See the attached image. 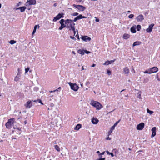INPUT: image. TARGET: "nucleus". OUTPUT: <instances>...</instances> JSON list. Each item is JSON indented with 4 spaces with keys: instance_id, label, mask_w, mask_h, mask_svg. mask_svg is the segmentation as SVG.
<instances>
[{
    "instance_id": "f257e3e1",
    "label": "nucleus",
    "mask_w": 160,
    "mask_h": 160,
    "mask_svg": "<svg viewBox=\"0 0 160 160\" xmlns=\"http://www.w3.org/2000/svg\"><path fill=\"white\" fill-rule=\"evenodd\" d=\"M87 17L83 16L82 14H80L79 16L75 17L73 20L70 19H67L65 20V24H67L73 22H76L77 20L82 18H86Z\"/></svg>"
},
{
    "instance_id": "f03ea898",
    "label": "nucleus",
    "mask_w": 160,
    "mask_h": 160,
    "mask_svg": "<svg viewBox=\"0 0 160 160\" xmlns=\"http://www.w3.org/2000/svg\"><path fill=\"white\" fill-rule=\"evenodd\" d=\"M90 104L93 107L96 108V109L98 110H99L103 108L102 105L99 102L95 101L94 100L91 101Z\"/></svg>"
},
{
    "instance_id": "7ed1b4c3",
    "label": "nucleus",
    "mask_w": 160,
    "mask_h": 160,
    "mask_svg": "<svg viewBox=\"0 0 160 160\" xmlns=\"http://www.w3.org/2000/svg\"><path fill=\"white\" fill-rule=\"evenodd\" d=\"M15 121V119L12 118L8 120V121L6 123L5 126L8 129H10L11 126L13 124Z\"/></svg>"
},
{
    "instance_id": "20e7f679",
    "label": "nucleus",
    "mask_w": 160,
    "mask_h": 160,
    "mask_svg": "<svg viewBox=\"0 0 160 160\" xmlns=\"http://www.w3.org/2000/svg\"><path fill=\"white\" fill-rule=\"evenodd\" d=\"M68 83L72 90L75 91H78L79 87L76 83H72L70 82H69Z\"/></svg>"
},
{
    "instance_id": "39448f33",
    "label": "nucleus",
    "mask_w": 160,
    "mask_h": 160,
    "mask_svg": "<svg viewBox=\"0 0 160 160\" xmlns=\"http://www.w3.org/2000/svg\"><path fill=\"white\" fill-rule=\"evenodd\" d=\"M73 7L76 8L77 9H78L79 10L81 11H84L86 9V8L84 6L81 5H77L75 4H74L73 5Z\"/></svg>"
},
{
    "instance_id": "423d86ee",
    "label": "nucleus",
    "mask_w": 160,
    "mask_h": 160,
    "mask_svg": "<svg viewBox=\"0 0 160 160\" xmlns=\"http://www.w3.org/2000/svg\"><path fill=\"white\" fill-rule=\"evenodd\" d=\"M36 3V0H28L25 3V5L28 7L30 5H35Z\"/></svg>"
},
{
    "instance_id": "0eeeda50",
    "label": "nucleus",
    "mask_w": 160,
    "mask_h": 160,
    "mask_svg": "<svg viewBox=\"0 0 160 160\" xmlns=\"http://www.w3.org/2000/svg\"><path fill=\"white\" fill-rule=\"evenodd\" d=\"M32 100H29L26 102V104L25 105V107L27 108H30L32 105Z\"/></svg>"
},
{
    "instance_id": "6e6552de",
    "label": "nucleus",
    "mask_w": 160,
    "mask_h": 160,
    "mask_svg": "<svg viewBox=\"0 0 160 160\" xmlns=\"http://www.w3.org/2000/svg\"><path fill=\"white\" fill-rule=\"evenodd\" d=\"M154 26V24L153 23H152L149 26L148 28L146 30L147 32L148 33H150L152 31L153 27Z\"/></svg>"
},
{
    "instance_id": "1a4fd4ad",
    "label": "nucleus",
    "mask_w": 160,
    "mask_h": 160,
    "mask_svg": "<svg viewBox=\"0 0 160 160\" xmlns=\"http://www.w3.org/2000/svg\"><path fill=\"white\" fill-rule=\"evenodd\" d=\"M81 38L84 41L87 42L88 41H90L91 40L90 37L87 36H81Z\"/></svg>"
},
{
    "instance_id": "9d476101",
    "label": "nucleus",
    "mask_w": 160,
    "mask_h": 160,
    "mask_svg": "<svg viewBox=\"0 0 160 160\" xmlns=\"http://www.w3.org/2000/svg\"><path fill=\"white\" fill-rule=\"evenodd\" d=\"M145 124L143 122H141L137 126V130H142L144 128Z\"/></svg>"
},
{
    "instance_id": "9b49d317",
    "label": "nucleus",
    "mask_w": 160,
    "mask_h": 160,
    "mask_svg": "<svg viewBox=\"0 0 160 160\" xmlns=\"http://www.w3.org/2000/svg\"><path fill=\"white\" fill-rule=\"evenodd\" d=\"M156 130L157 129L156 127H153L152 128V134L151 136L152 138H153L156 135Z\"/></svg>"
},
{
    "instance_id": "f8f14e48",
    "label": "nucleus",
    "mask_w": 160,
    "mask_h": 160,
    "mask_svg": "<svg viewBox=\"0 0 160 160\" xmlns=\"http://www.w3.org/2000/svg\"><path fill=\"white\" fill-rule=\"evenodd\" d=\"M136 19L138 22H141L144 19V17L142 14L140 15Z\"/></svg>"
},
{
    "instance_id": "ddd939ff",
    "label": "nucleus",
    "mask_w": 160,
    "mask_h": 160,
    "mask_svg": "<svg viewBox=\"0 0 160 160\" xmlns=\"http://www.w3.org/2000/svg\"><path fill=\"white\" fill-rule=\"evenodd\" d=\"M91 121L93 124H96L98 123L99 120L97 118L93 117L91 119Z\"/></svg>"
},
{
    "instance_id": "4468645a",
    "label": "nucleus",
    "mask_w": 160,
    "mask_h": 160,
    "mask_svg": "<svg viewBox=\"0 0 160 160\" xmlns=\"http://www.w3.org/2000/svg\"><path fill=\"white\" fill-rule=\"evenodd\" d=\"M26 7L25 6H22L21 7L19 8H17L16 9V10H20V11L21 12H24L25 9H26Z\"/></svg>"
},
{
    "instance_id": "2eb2a0df",
    "label": "nucleus",
    "mask_w": 160,
    "mask_h": 160,
    "mask_svg": "<svg viewBox=\"0 0 160 160\" xmlns=\"http://www.w3.org/2000/svg\"><path fill=\"white\" fill-rule=\"evenodd\" d=\"M152 73L157 72L158 71V68L156 67H154L151 68Z\"/></svg>"
},
{
    "instance_id": "dca6fc26",
    "label": "nucleus",
    "mask_w": 160,
    "mask_h": 160,
    "mask_svg": "<svg viewBox=\"0 0 160 160\" xmlns=\"http://www.w3.org/2000/svg\"><path fill=\"white\" fill-rule=\"evenodd\" d=\"M115 59H114L110 61L108 60L105 62V63L103 64V65H108L109 64H111L112 63L114 62L115 61Z\"/></svg>"
},
{
    "instance_id": "f3484780",
    "label": "nucleus",
    "mask_w": 160,
    "mask_h": 160,
    "mask_svg": "<svg viewBox=\"0 0 160 160\" xmlns=\"http://www.w3.org/2000/svg\"><path fill=\"white\" fill-rule=\"evenodd\" d=\"M21 75L20 73H18L17 76L15 77L14 80L15 81L17 82L20 79V78L21 77Z\"/></svg>"
},
{
    "instance_id": "a211bd4d",
    "label": "nucleus",
    "mask_w": 160,
    "mask_h": 160,
    "mask_svg": "<svg viewBox=\"0 0 160 160\" xmlns=\"http://www.w3.org/2000/svg\"><path fill=\"white\" fill-rule=\"evenodd\" d=\"M130 35L128 34L125 33L123 35V38L124 39H127L130 38Z\"/></svg>"
},
{
    "instance_id": "6ab92c4d",
    "label": "nucleus",
    "mask_w": 160,
    "mask_h": 160,
    "mask_svg": "<svg viewBox=\"0 0 160 160\" xmlns=\"http://www.w3.org/2000/svg\"><path fill=\"white\" fill-rule=\"evenodd\" d=\"M144 73H148L149 74H151L152 73V72L151 68H150L144 71Z\"/></svg>"
},
{
    "instance_id": "aec40b11",
    "label": "nucleus",
    "mask_w": 160,
    "mask_h": 160,
    "mask_svg": "<svg viewBox=\"0 0 160 160\" xmlns=\"http://www.w3.org/2000/svg\"><path fill=\"white\" fill-rule=\"evenodd\" d=\"M82 127V125L80 124H78L74 128V130H79Z\"/></svg>"
},
{
    "instance_id": "412c9836",
    "label": "nucleus",
    "mask_w": 160,
    "mask_h": 160,
    "mask_svg": "<svg viewBox=\"0 0 160 160\" xmlns=\"http://www.w3.org/2000/svg\"><path fill=\"white\" fill-rule=\"evenodd\" d=\"M84 50L83 49H79L78 50V52L82 55H83L84 54Z\"/></svg>"
},
{
    "instance_id": "4be33fe9",
    "label": "nucleus",
    "mask_w": 160,
    "mask_h": 160,
    "mask_svg": "<svg viewBox=\"0 0 160 160\" xmlns=\"http://www.w3.org/2000/svg\"><path fill=\"white\" fill-rule=\"evenodd\" d=\"M136 28L135 27L132 26L130 30L131 32L132 33H135L136 32Z\"/></svg>"
},
{
    "instance_id": "5701e85b",
    "label": "nucleus",
    "mask_w": 160,
    "mask_h": 160,
    "mask_svg": "<svg viewBox=\"0 0 160 160\" xmlns=\"http://www.w3.org/2000/svg\"><path fill=\"white\" fill-rule=\"evenodd\" d=\"M141 42L139 41H136L135 42L133 43L132 44V46L134 47L136 46L137 45H139L141 44Z\"/></svg>"
},
{
    "instance_id": "b1692460",
    "label": "nucleus",
    "mask_w": 160,
    "mask_h": 160,
    "mask_svg": "<svg viewBox=\"0 0 160 160\" xmlns=\"http://www.w3.org/2000/svg\"><path fill=\"white\" fill-rule=\"evenodd\" d=\"M38 27V28H39L40 27L38 25H36L34 26V29L32 32V34L33 35L36 32V29L37 28V27Z\"/></svg>"
},
{
    "instance_id": "393cba45",
    "label": "nucleus",
    "mask_w": 160,
    "mask_h": 160,
    "mask_svg": "<svg viewBox=\"0 0 160 160\" xmlns=\"http://www.w3.org/2000/svg\"><path fill=\"white\" fill-rule=\"evenodd\" d=\"M60 18L58 16V15H57L56 17H54V18L53 19V22H56L57 20H59Z\"/></svg>"
},
{
    "instance_id": "a878e982",
    "label": "nucleus",
    "mask_w": 160,
    "mask_h": 160,
    "mask_svg": "<svg viewBox=\"0 0 160 160\" xmlns=\"http://www.w3.org/2000/svg\"><path fill=\"white\" fill-rule=\"evenodd\" d=\"M66 27V25L65 24H61V26L59 27L58 29L59 30H62Z\"/></svg>"
},
{
    "instance_id": "bb28decb",
    "label": "nucleus",
    "mask_w": 160,
    "mask_h": 160,
    "mask_svg": "<svg viewBox=\"0 0 160 160\" xmlns=\"http://www.w3.org/2000/svg\"><path fill=\"white\" fill-rule=\"evenodd\" d=\"M123 71L125 74H128L129 72V69L127 67L123 69Z\"/></svg>"
},
{
    "instance_id": "cd10ccee",
    "label": "nucleus",
    "mask_w": 160,
    "mask_h": 160,
    "mask_svg": "<svg viewBox=\"0 0 160 160\" xmlns=\"http://www.w3.org/2000/svg\"><path fill=\"white\" fill-rule=\"evenodd\" d=\"M105 152V151H104L102 153H100L99 151H98L96 153L97 154H98V156L100 158V157L102 156V155H104V154Z\"/></svg>"
},
{
    "instance_id": "c85d7f7f",
    "label": "nucleus",
    "mask_w": 160,
    "mask_h": 160,
    "mask_svg": "<svg viewBox=\"0 0 160 160\" xmlns=\"http://www.w3.org/2000/svg\"><path fill=\"white\" fill-rule=\"evenodd\" d=\"M60 18L64 17V13H59L57 15Z\"/></svg>"
},
{
    "instance_id": "c756f323",
    "label": "nucleus",
    "mask_w": 160,
    "mask_h": 160,
    "mask_svg": "<svg viewBox=\"0 0 160 160\" xmlns=\"http://www.w3.org/2000/svg\"><path fill=\"white\" fill-rule=\"evenodd\" d=\"M112 152L115 153V155L116 156V154H118V151L116 149H114L113 150Z\"/></svg>"
},
{
    "instance_id": "7c9ffc66",
    "label": "nucleus",
    "mask_w": 160,
    "mask_h": 160,
    "mask_svg": "<svg viewBox=\"0 0 160 160\" xmlns=\"http://www.w3.org/2000/svg\"><path fill=\"white\" fill-rule=\"evenodd\" d=\"M54 148L55 149L57 150L58 152L60 151V149L59 147L57 145L54 146Z\"/></svg>"
},
{
    "instance_id": "2f4dec72",
    "label": "nucleus",
    "mask_w": 160,
    "mask_h": 160,
    "mask_svg": "<svg viewBox=\"0 0 160 160\" xmlns=\"http://www.w3.org/2000/svg\"><path fill=\"white\" fill-rule=\"evenodd\" d=\"M21 130H14L12 131V132H16L17 134H18V135H20L21 134L20 132Z\"/></svg>"
},
{
    "instance_id": "473e14b6",
    "label": "nucleus",
    "mask_w": 160,
    "mask_h": 160,
    "mask_svg": "<svg viewBox=\"0 0 160 160\" xmlns=\"http://www.w3.org/2000/svg\"><path fill=\"white\" fill-rule=\"evenodd\" d=\"M141 26L140 25H138L136 26V29L138 31H140L141 29Z\"/></svg>"
},
{
    "instance_id": "72a5a7b5",
    "label": "nucleus",
    "mask_w": 160,
    "mask_h": 160,
    "mask_svg": "<svg viewBox=\"0 0 160 160\" xmlns=\"http://www.w3.org/2000/svg\"><path fill=\"white\" fill-rule=\"evenodd\" d=\"M147 112L150 114V115L152 114L153 113V111L149 110L148 108H147Z\"/></svg>"
},
{
    "instance_id": "f704fd0d",
    "label": "nucleus",
    "mask_w": 160,
    "mask_h": 160,
    "mask_svg": "<svg viewBox=\"0 0 160 160\" xmlns=\"http://www.w3.org/2000/svg\"><path fill=\"white\" fill-rule=\"evenodd\" d=\"M16 42L15 41L13 40H11L9 42V43L12 45L15 44Z\"/></svg>"
},
{
    "instance_id": "c9c22d12",
    "label": "nucleus",
    "mask_w": 160,
    "mask_h": 160,
    "mask_svg": "<svg viewBox=\"0 0 160 160\" xmlns=\"http://www.w3.org/2000/svg\"><path fill=\"white\" fill-rule=\"evenodd\" d=\"M80 14H79V13L78 12H74L73 13L71 14V15L72 16H79Z\"/></svg>"
},
{
    "instance_id": "e433bc0d",
    "label": "nucleus",
    "mask_w": 160,
    "mask_h": 160,
    "mask_svg": "<svg viewBox=\"0 0 160 160\" xmlns=\"http://www.w3.org/2000/svg\"><path fill=\"white\" fill-rule=\"evenodd\" d=\"M65 22V20L63 19H62L59 21V22L60 24H64V22Z\"/></svg>"
},
{
    "instance_id": "4c0bfd02",
    "label": "nucleus",
    "mask_w": 160,
    "mask_h": 160,
    "mask_svg": "<svg viewBox=\"0 0 160 160\" xmlns=\"http://www.w3.org/2000/svg\"><path fill=\"white\" fill-rule=\"evenodd\" d=\"M61 88L60 87H59L58 88V89H56L55 90H54L53 91V92H55L56 91H57V92H60V91L61 90Z\"/></svg>"
},
{
    "instance_id": "58836bf2",
    "label": "nucleus",
    "mask_w": 160,
    "mask_h": 160,
    "mask_svg": "<svg viewBox=\"0 0 160 160\" xmlns=\"http://www.w3.org/2000/svg\"><path fill=\"white\" fill-rule=\"evenodd\" d=\"M30 69V68L28 67L27 68H25V73L26 74L29 71Z\"/></svg>"
},
{
    "instance_id": "ea45409f",
    "label": "nucleus",
    "mask_w": 160,
    "mask_h": 160,
    "mask_svg": "<svg viewBox=\"0 0 160 160\" xmlns=\"http://www.w3.org/2000/svg\"><path fill=\"white\" fill-rule=\"evenodd\" d=\"M75 29L74 26H73L72 27H70V28L69 29V30H72L73 31H74Z\"/></svg>"
},
{
    "instance_id": "a19ab883",
    "label": "nucleus",
    "mask_w": 160,
    "mask_h": 160,
    "mask_svg": "<svg viewBox=\"0 0 160 160\" xmlns=\"http://www.w3.org/2000/svg\"><path fill=\"white\" fill-rule=\"evenodd\" d=\"M107 73L109 75H110L111 74V72L109 70H107Z\"/></svg>"
},
{
    "instance_id": "79ce46f5",
    "label": "nucleus",
    "mask_w": 160,
    "mask_h": 160,
    "mask_svg": "<svg viewBox=\"0 0 160 160\" xmlns=\"http://www.w3.org/2000/svg\"><path fill=\"white\" fill-rule=\"evenodd\" d=\"M134 16V15L133 14H130L128 16V17L130 19H132L133 18Z\"/></svg>"
},
{
    "instance_id": "37998d69",
    "label": "nucleus",
    "mask_w": 160,
    "mask_h": 160,
    "mask_svg": "<svg viewBox=\"0 0 160 160\" xmlns=\"http://www.w3.org/2000/svg\"><path fill=\"white\" fill-rule=\"evenodd\" d=\"M120 120H119L118 121L116 122L113 125L115 127H116L117 125L119 123V122H120Z\"/></svg>"
},
{
    "instance_id": "c03bdc74",
    "label": "nucleus",
    "mask_w": 160,
    "mask_h": 160,
    "mask_svg": "<svg viewBox=\"0 0 160 160\" xmlns=\"http://www.w3.org/2000/svg\"><path fill=\"white\" fill-rule=\"evenodd\" d=\"M102 156L100 157L98 159H97V160H105V158H102Z\"/></svg>"
},
{
    "instance_id": "a18cd8bd",
    "label": "nucleus",
    "mask_w": 160,
    "mask_h": 160,
    "mask_svg": "<svg viewBox=\"0 0 160 160\" xmlns=\"http://www.w3.org/2000/svg\"><path fill=\"white\" fill-rule=\"evenodd\" d=\"M37 101L41 103V104L43 105V103L42 102V100L40 99H38L37 100Z\"/></svg>"
},
{
    "instance_id": "49530a36",
    "label": "nucleus",
    "mask_w": 160,
    "mask_h": 160,
    "mask_svg": "<svg viewBox=\"0 0 160 160\" xmlns=\"http://www.w3.org/2000/svg\"><path fill=\"white\" fill-rule=\"evenodd\" d=\"M113 131L110 129V130L108 132V135H111V133H112Z\"/></svg>"
},
{
    "instance_id": "de8ad7c7",
    "label": "nucleus",
    "mask_w": 160,
    "mask_h": 160,
    "mask_svg": "<svg viewBox=\"0 0 160 160\" xmlns=\"http://www.w3.org/2000/svg\"><path fill=\"white\" fill-rule=\"evenodd\" d=\"M84 53H86L87 54H89L90 53V52L89 51H87V50H84Z\"/></svg>"
},
{
    "instance_id": "09e8293b",
    "label": "nucleus",
    "mask_w": 160,
    "mask_h": 160,
    "mask_svg": "<svg viewBox=\"0 0 160 160\" xmlns=\"http://www.w3.org/2000/svg\"><path fill=\"white\" fill-rule=\"evenodd\" d=\"M115 127L114 125H113V126H112L111 128L110 129L113 131L115 129Z\"/></svg>"
},
{
    "instance_id": "8fccbe9b",
    "label": "nucleus",
    "mask_w": 160,
    "mask_h": 160,
    "mask_svg": "<svg viewBox=\"0 0 160 160\" xmlns=\"http://www.w3.org/2000/svg\"><path fill=\"white\" fill-rule=\"evenodd\" d=\"M95 18L96 19L95 21L96 22H99L100 20H99V19L98 18H97V17H95Z\"/></svg>"
},
{
    "instance_id": "3c124183",
    "label": "nucleus",
    "mask_w": 160,
    "mask_h": 160,
    "mask_svg": "<svg viewBox=\"0 0 160 160\" xmlns=\"http://www.w3.org/2000/svg\"><path fill=\"white\" fill-rule=\"evenodd\" d=\"M75 37L76 38H77L78 40H80L79 37V35L78 33H77V34L76 35Z\"/></svg>"
},
{
    "instance_id": "603ef678",
    "label": "nucleus",
    "mask_w": 160,
    "mask_h": 160,
    "mask_svg": "<svg viewBox=\"0 0 160 160\" xmlns=\"http://www.w3.org/2000/svg\"><path fill=\"white\" fill-rule=\"evenodd\" d=\"M156 78L159 81H160V79L158 77V74H157L156 75Z\"/></svg>"
},
{
    "instance_id": "864d4df0",
    "label": "nucleus",
    "mask_w": 160,
    "mask_h": 160,
    "mask_svg": "<svg viewBox=\"0 0 160 160\" xmlns=\"http://www.w3.org/2000/svg\"><path fill=\"white\" fill-rule=\"evenodd\" d=\"M22 2H19L18 3H17L16 6L17 7H18L19 6L21 5Z\"/></svg>"
},
{
    "instance_id": "5fc2aeb1",
    "label": "nucleus",
    "mask_w": 160,
    "mask_h": 160,
    "mask_svg": "<svg viewBox=\"0 0 160 160\" xmlns=\"http://www.w3.org/2000/svg\"><path fill=\"white\" fill-rule=\"evenodd\" d=\"M77 2L79 3L82 2V3H83L84 2V1H83L82 0H78V1Z\"/></svg>"
},
{
    "instance_id": "6e6d98bb",
    "label": "nucleus",
    "mask_w": 160,
    "mask_h": 160,
    "mask_svg": "<svg viewBox=\"0 0 160 160\" xmlns=\"http://www.w3.org/2000/svg\"><path fill=\"white\" fill-rule=\"evenodd\" d=\"M70 38H71V39H73V40H76V38H75L74 37H73L72 36H70Z\"/></svg>"
},
{
    "instance_id": "4d7b16f0",
    "label": "nucleus",
    "mask_w": 160,
    "mask_h": 160,
    "mask_svg": "<svg viewBox=\"0 0 160 160\" xmlns=\"http://www.w3.org/2000/svg\"><path fill=\"white\" fill-rule=\"evenodd\" d=\"M110 155H111V156L112 157H113L115 156V155H114V154H113V153L112 152H110Z\"/></svg>"
},
{
    "instance_id": "13d9d810",
    "label": "nucleus",
    "mask_w": 160,
    "mask_h": 160,
    "mask_svg": "<svg viewBox=\"0 0 160 160\" xmlns=\"http://www.w3.org/2000/svg\"><path fill=\"white\" fill-rule=\"evenodd\" d=\"M90 83L89 81H87L86 82V85H88L90 84Z\"/></svg>"
},
{
    "instance_id": "bf43d9fd",
    "label": "nucleus",
    "mask_w": 160,
    "mask_h": 160,
    "mask_svg": "<svg viewBox=\"0 0 160 160\" xmlns=\"http://www.w3.org/2000/svg\"><path fill=\"white\" fill-rule=\"evenodd\" d=\"M106 152L107 154L110 155V153L108 150L106 151Z\"/></svg>"
},
{
    "instance_id": "052dcab7",
    "label": "nucleus",
    "mask_w": 160,
    "mask_h": 160,
    "mask_svg": "<svg viewBox=\"0 0 160 160\" xmlns=\"http://www.w3.org/2000/svg\"><path fill=\"white\" fill-rule=\"evenodd\" d=\"M96 65V64H93L92 66H91V67H94Z\"/></svg>"
},
{
    "instance_id": "680f3d73",
    "label": "nucleus",
    "mask_w": 160,
    "mask_h": 160,
    "mask_svg": "<svg viewBox=\"0 0 160 160\" xmlns=\"http://www.w3.org/2000/svg\"><path fill=\"white\" fill-rule=\"evenodd\" d=\"M34 90H36L37 91L38 90V87H36L34 88Z\"/></svg>"
},
{
    "instance_id": "e2e57ef3",
    "label": "nucleus",
    "mask_w": 160,
    "mask_h": 160,
    "mask_svg": "<svg viewBox=\"0 0 160 160\" xmlns=\"http://www.w3.org/2000/svg\"><path fill=\"white\" fill-rule=\"evenodd\" d=\"M106 139L107 140H110L111 138L109 137H108V138H106Z\"/></svg>"
},
{
    "instance_id": "0e129e2a",
    "label": "nucleus",
    "mask_w": 160,
    "mask_h": 160,
    "mask_svg": "<svg viewBox=\"0 0 160 160\" xmlns=\"http://www.w3.org/2000/svg\"><path fill=\"white\" fill-rule=\"evenodd\" d=\"M16 130H21L20 128L19 127H17V128Z\"/></svg>"
},
{
    "instance_id": "69168bd1",
    "label": "nucleus",
    "mask_w": 160,
    "mask_h": 160,
    "mask_svg": "<svg viewBox=\"0 0 160 160\" xmlns=\"http://www.w3.org/2000/svg\"><path fill=\"white\" fill-rule=\"evenodd\" d=\"M141 94H139L138 95V97L139 98H140H140H141Z\"/></svg>"
},
{
    "instance_id": "338daca9",
    "label": "nucleus",
    "mask_w": 160,
    "mask_h": 160,
    "mask_svg": "<svg viewBox=\"0 0 160 160\" xmlns=\"http://www.w3.org/2000/svg\"><path fill=\"white\" fill-rule=\"evenodd\" d=\"M66 27H67V28H70V27L69 25V26L68 25H66Z\"/></svg>"
},
{
    "instance_id": "774afa93",
    "label": "nucleus",
    "mask_w": 160,
    "mask_h": 160,
    "mask_svg": "<svg viewBox=\"0 0 160 160\" xmlns=\"http://www.w3.org/2000/svg\"><path fill=\"white\" fill-rule=\"evenodd\" d=\"M57 3H55L53 4V6L55 7L57 6Z\"/></svg>"
}]
</instances>
